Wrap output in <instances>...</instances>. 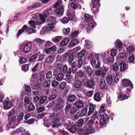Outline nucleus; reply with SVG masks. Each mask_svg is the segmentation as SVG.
<instances>
[{
    "instance_id": "obj_1",
    "label": "nucleus",
    "mask_w": 135,
    "mask_h": 135,
    "mask_svg": "<svg viewBox=\"0 0 135 135\" xmlns=\"http://www.w3.org/2000/svg\"><path fill=\"white\" fill-rule=\"evenodd\" d=\"M62 0H58L57 2L54 5L53 7L55 9L54 11L58 17L61 16L64 12V8L62 4Z\"/></svg>"
},
{
    "instance_id": "obj_2",
    "label": "nucleus",
    "mask_w": 135,
    "mask_h": 135,
    "mask_svg": "<svg viewBox=\"0 0 135 135\" xmlns=\"http://www.w3.org/2000/svg\"><path fill=\"white\" fill-rule=\"evenodd\" d=\"M55 101L56 105L54 106L55 111L57 112L64 107V101L62 98H57L55 100Z\"/></svg>"
},
{
    "instance_id": "obj_3",
    "label": "nucleus",
    "mask_w": 135,
    "mask_h": 135,
    "mask_svg": "<svg viewBox=\"0 0 135 135\" xmlns=\"http://www.w3.org/2000/svg\"><path fill=\"white\" fill-rule=\"evenodd\" d=\"M94 119H91L89 120L88 123V126L89 127H96L97 128H100L99 125L98 123L99 120L96 118H94Z\"/></svg>"
},
{
    "instance_id": "obj_4",
    "label": "nucleus",
    "mask_w": 135,
    "mask_h": 135,
    "mask_svg": "<svg viewBox=\"0 0 135 135\" xmlns=\"http://www.w3.org/2000/svg\"><path fill=\"white\" fill-rule=\"evenodd\" d=\"M52 8H50L49 9L45 11L43 13L39 15V17L41 19L44 20V22H45V18L47 17L49 15H51L53 13V9Z\"/></svg>"
},
{
    "instance_id": "obj_5",
    "label": "nucleus",
    "mask_w": 135,
    "mask_h": 135,
    "mask_svg": "<svg viewBox=\"0 0 135 135\" xmlns=\"http://www.w3.org/2000/svg\"><path fill=\"white\" fill-rule=\"evenodd\" d=\"M23 108L21 107H18L16 110H15L14 109H12L10 111L8 114V117L9 119H11L15 115H17L18 114V113L19 112V110H23Z\"/></svg>"
},
{
    "instance_id": "obj_6",
    "label": "nucleus",
    "mask_w": 135,
    "mask_h": 135,
    "mask_svg": "<svg viewBox=\"0 0 135 135\" xmlns=\"http://www.w3.org/2000/svg\"><path fill=\"white\" fill-rule=\"evenodd\" d=\"M4 108L6 109H8L11 107L13 105L12 100H9V98L7 97L3 103Z\"/></svg>"
},
{
    "instance_id": "obj_7",
    "label": "nucleus",
    "mask_w": 135,
    "mask_h": 135,
    "mask_svg": "<svg viewBox=\"0 0 135 135\" xmlns=\"http://www.w3.org/2000/svg\"><path fill=\"white\" fill-rule=\"evenodd\" d=\"M99 116L100 117V125L101 126H103L106 123V120L105 118L104 115L103 114H99L98 113L94 114V118L97 119Z\"/></svg>"
},
{
    "instance_id": "obj_8",
    "label": "nucleus",
    "mask_w": 135,
    "mask_h": 135,
    "mask_svg": "<svg viewBox=\"0 0 135 135\" xmlns=\"http://www.w3.org/2000/svg\"><path fill=\"white\" fill-rule=\"evenodd\" d=\"M40 19L41 21H38L35 22L34 20H31L28 21V23L31 26L35 28L36 27V26L40 25L45 23L44 20L41 19L40 18Z\"/></svg>"
},
{
    "instance_id": "obj_9",
    "label": "nucleus",
    "mask_w": 135,
    "mask_h": 135,
    "mask_svg": "<svg viewBox=\"0 0 135 135\" xmlns=\"http://www.w3.org/2000/svg\"><path fill=\"white\" fill-rule=\"evenodd\" d=\"M54 25H53L50 23H48L47 26L43 28L42 30L40 31V33H43L45 31H48L54 29L55 28L54 26Z\"/></svg>"
},
{
    "instance_id": "obj_10",
    "label": "nucleus",
    "mask_w": 135,
    "mask_h": 135,
    "mask_svg": "<svg viewBox=\"0 0 135 135\" xmlns=\"http://www.w3.org/2000/svg\"><path fill=\"white\" fill-rule=\"evenodd\" d=\"M16 115L13 117L9 122V124L8 126V127L9 128H15L16 126L15 124V119Z\"/></svg>"
},
{
    "instance_id": "obj_11",
    "label": "nucleus",
    "mask_w": 135,
    "mask_h": 135,
    "mask_svg": "<svg viewBox=\"0 0 135 135\" xmlns=\"http://www.w3.org/2000/svg\"><path fill=\"white\" fill-rule=\"evenodd\" d=\"M122 85L124 87L128 86L132 87L133 85L131 81L128 79H124L122 81Z\"/></svg>"
},
{
    "instance_id": "obj_12",
    "label": "nucleus",
    "mask_w": 135,
    "mask_h": 135,
    "mask_svg": "<svg viewBox=\"0 0 135 135\" xmlns=\"http://www.w3.org/2000/svg\"><path fill=\"white\" fill-rule=\"evenodd\" d=\"M82 85L81 81L79 80H76L74 84L73 89L74 90L78 91L80 89Z\"/></svg>"
},
{
    "instance_id": "obj_13",
    "label": "nucleus",
    "mask_w": 135,
    "mask_h": 135,
    "mask_svg": "<svg viewBox=\"0 0 135 135\" xmlns=\"http://www.w3.org/2000/svg\"><path fill=\"white\" fill-rule=\"evenodd\" d=\"M56 50V47L55 46H53L50 48L46 49L44 51H45V53L47 54H49L55 51Z\"/></svg>"
},
{
    "instance_id": "obj_14",
    "label": "nucleus",
    "mask_w": 135,
    "mask_h": 135,
    "mask_svg": "<svg viewBox=\"0 0 135 135\" xmlns=\"http://www.w3.org/2000/svg\"><path fill=\"white\" fill-rule=\"evenodd\" d=\"M90 63L92 66L94 67L99 68L100 65V63L99 61L97 62V63H96V61L95 59H92L90 61Z\"/></svg>"
},
{
    "instance_id": "obj_15",
    "label": "nucleus",
    "mask_w": 135,
    "mask_h": 135,
    "mask_svg": "<svg viewBox=\"0 0 135 135\" xmlns=\"http://www.w3.org/2000/svg\"><path fill=\"white\" fill-rule=\"evenodd\" d=\"M94 80L93 79L88 80L86 81V86L90 88H92L94 87Z\"/></svg>"
},
{
    "instance_id": "obj_16",
    "label": "nucleus",
    "mask_w": 135,
    "mask_h": 135,
    "mask_svg": "<svg viewBox=\"0 0 135 135\" xmlns=\"http://www.w3.org/2000/svg\"><path fill=\"white\" fill-rule=\"evenodd\" d=\"M75 12L73 10L68 11L67 16L70 20H73L75 18Z\"/></svg>"
},
{
    "instance_id": "obj_17",
    "label": "nucleus",
    "mask_w": 135,
    "mask_h": 135,
    "mask_svg": "<svg viewBox=\"0 0 135 135\" xmlns=\"http://www.w3.org/2000/svg\"><path fill=\"white\" fill-rule=\"evenodd\" d=\"M32 46L31 44L30 43H28L24 46V51L25 53H27L30 51Z\"/></svg>"
},
{
    "instance_id": "obj_18",
    "label": "nucleus",
    "mask_w": 135,
    "mask_h": 135,
    "mask_svg": "<svg viewBox=\"0 0 135 135\" xmlns=\"http://www.w3.org/2000/svg\"><path fill=\"white\" fill-rule=\"evenodd\" d=\"M63 123L64 126L67 129H69L71 125L70 122L66 119H63Z\"/></svg>"
},
{
    "instance_id": "obj_19",
    "label": "nucleus",
    "mask_w": 135,
    "mask_h": 135,
    "mask_svg": "<svg viewBox=\"0 0 135 135\" xmlns=\"http://www.w3.org/2000/svg\"><path fill=\"white\" fill-rule=\"evenodd\" d=\"M96 25V23L94 22L91 23L87 25L86 28L88 32H89L90 30H93Z\"/></svg>"
},
{
    "instance_id": "obj_20",
    "label": "nucleus",
    "mask_w": 135,
    "mask_h": 135,
    "mask_svg": "<svg viewBox=\"0 0 135 135\" xmlns=\"http://www.w3.org/2000/svg\"><path fill=\"white\" fill-rule=\"evenodd\" d=\"M37 77V76L36 74H32L30 80L31 85L32 86L34 85L35 83Z\"/></svg>"
},
{
    "instance_id": "obj_21",
    "label": "nucleus",
    "mask_w": 135,
    "mask_h": 135,
    "mask_svg": "<svg viewBox=\"0 0 135 135\" xmlns=\"http://www.w3.org/2000/svg\"><path fill=\"white\" fill-rule=\"evenodd\" d=\"M65 56L66 57L68 56V62L69 63H71L74 59V55L72 54L65 53Z\"/></svg>"
},
{
    "instance_id": "obj_22",
    "label": "nucleus",
    "mask_w": 135,
    "mask_h": 135,
    "mask_svg": "<svg viewBox=\"0 0 135 135\" xmlns=\"http://www.w3.org/2000/svg\"><path fill=\"white\" fill-rule=\"evenodd\" d=\"M50 23L53 25H55L58 21V20L56 17L53 16H51L50 18Z\"/></svg>"
},
{
    "instance_id": "obj_23",
    "label": "nucleus",
    "mask_w": 135,
    "mask_h": 135,
    "mask_svg": "<svg viewBox=\"0 0 135 135\" xmlns=\"http://www.w3.org/2000/svg\"><path fill=\"white\" fill-rule=\"evenodd\" d=\"M91 9L94 13L99 11V5L92 4Z\"/></svg>"
},
{
    "instance_id": "obj_24",
    "label": "nucleus",
    "mask_w": 135,
    "mask_h": 135,
    "mask_svg": "<svg viewBox=\"0 0 135 135\" xmlns=\"http://www.w3.org/2000/svg\"><path fill=\"white\" fill-rule=\"evenodd\" d=\"M76 76L79 77L80 78H84L86 76V75L84 74V72L83 71L79 70L76 74Z\"/></svg>"
},
{
    "instance_id": "obj_25",
    "label": "nucleus",
    "mask_w": 135,
    "mask_h": 135,
    "mask_svg": "<svg viewBox=\"0 0 135 135\" xmlns=\"http://www.w3.org/2000/svg\"><path fill=\"white\" fill-rule=\"evenodd\" d=\"M76 107L78 109H80L83 107V103L82 101L78 100L77 101L75 104Z\"/></svg>"
},
{
    "instance_id": "obj_26",
    "label": "nucleus",
    "mask_w": 135,
    "mask_h": 135,
    "mask_svg": "<svg viewBox=\"0 0 135 135\" xmlns=\"http://www.w3.org/2000/svg\"><path fill=\"white\" fill-rule=\"evenodd\" d=\"M54 59V57L53 56H50L46 58L45 62L46 63H52L53 62Z\"/></svg>"
},
{
    "instance_id": "obj_27",
    "label": "nucleus",
    "mask_w": 135,
    "mask_h": 135,
    "mask_svg": "<svg viewBox=\"0 0 135 135\" xmlns=\"http://www.w3.org/2000/svg\"><path fill=\"white\" fill-rule=\"evenodd\" d=\"M84 18L86 22H89L92 20L93 17L89 14H85L84 15Z\"/></svg>"
},
{
    "instance_id": "obj_28",
    "label": "nucleus",
    "mask_w": 135,
    "mask_h": 135,
    "mask_svg": "<svg viewBox=\"0 0 135 135\" xmlns=\"http://www.w3.org/2000/svg\"><path fill=\"white\" fill-rule=\"evenodd\" d=\"M119 66H120V70L121 71H124L127 68V65L124 62H120Z\"/></svg>"
},
{
    "instance_id": "obj_29",
    "label": "nucleus",
    "mask_w": 135,
    "mask_h": 135,
    "mask_svg": "<svg viewBox=\"0 0 135 135\" xmlns=\"http://www.w3.org/2000/svg\"><path fill=\"white\" fill-rule=\"evenodd\" d=\"M78 133L80 135H88L87 130L83 129L81 128L79 129Z\"/></svg>"
},
{
    "instance_id": "obj_30",
    "label": "nucleus",
    "mask_w": 135,
    "mask_h": 135,
    "mask_svg": "<svg viewBox=\"0 0 135 135\" xmlns=\"http://www.w3.org/2000/svg\"><path fill=\"white\" fill-rule=\"evenodd\" d=\"M28 28V27L26 25H24L22 27V28L18 31L17 32V36H19L22 33L25 31H26Z\"/></svg>"
},
{
    "instance_id": "obj_31",
    "label": "nucleus",
    "mask_w": 135,
    "mask_h": 135,
    "mask_svg": "<svg viewBox=\"0 0 135 135\" xmlns=\"http://www.w3.org/2000/svg\"><path fill=\"white\" fill-rule=\"evenodd\" d=\"M94 100L96 101H99L100 100V94L99 93H95L94 97Z\"/></svg>"
},
{
    "instance_id": "obj_32",
    "label": "nucleus",
    "mask_w": 135,
    "mask_h": 135,
    "mask_svg": "<svg viewBox=\"0 0 135 135\" xmlns=\"http://www.w3.org/2000/svg\"><path fill=\"white\" fill-rule=\"evenodd\" d=\"M85 71L89 75H91L93 72V71L91 68L88 66H86L84 68Z\"/></svg>"
},
{
    "instance_id": "obj_33",
    "label": "nucleus",
    "mask_w": 135,
    "mask_h": 135,
    "mask_svg": "<svg viewBox=\"0 0 135 135\" xmlns=\"http://www.w3.org/2000/svg\"><path fill=\"white\" fill-rule=\"evenodd\" d=\"M85 47L88 49L91 48L92 47V43L90 41L88 40H86L85 41Z\"/></svg>"
},
{
    "instance_id": "obj_34",
    "label": "nucleus",
    "mask_w": 135,
    "mask_h": 135,
    "mask_svg": "<svg viewBox=\"0 0 135 135\" xmlns=\"http://www.w3.org/2000/svg\"><path fill=\"white\" fill-rule=\"evenodd\" d=\"M92 128L90 129H87V132L88 134H89L91 133H94L96 131V128H97L96 127H91Z\"/></svg>"
},
{
    "instance_id": "obj_35",
    "label": "nucleus",
    "mask_w": 135,
    "mask_h": 135,
    "mask_svg": "<svg viewBox=\"0 0 135 135\" xmlns=\"http://www.w3.org/2000/svg\"><path fill=\"white\" fill-rule=\"evenodd\" d=\"M70 40V39L68 38H66L64 39L60 44L61 46H65L68 43Z\"/></svg>"
},
{
    "instance_id": "obj_36",
    "label": "nucleus",
    "mask_w": 135,
    "mask_h": 135,
    "mask_svg": "<svg viewBox=\"0 0 135 135\" xmlns=\"http://www.w3.org/2000/svg\"><path fill=\"white\" fill-rule=\"evenodd\" d=\"M115 45L118 47L120 48H123V45L122 42L119 40H116L115 42Z\"/></svg>"
},
{
    "instance_id": "obj_37",
    "label": "nucleus",
    "mask_w": 135,
    "mask_h": 135,
    "mask_svg": "<svg viewBox=\"0 0 135 135\" xmlns=\"http://www.w3.org/2000/svg\"><path fill=\"white\" fill-rule=\"evenodd\" d=\"M100 86L102 89H104L106 86V83L105 80L103 79L100 80Z\"/></svg>"
},
{
    "instance_id": "obj_38",
    "label": "nucleus",
    "mask_w": 135,
    "mask_h": 135,
    "mask_svg": "<svg viewBox=\"0 0 135 135\" xmlns=\"http://www.w3.org/2000/svg\"><path fill=\"white\" fill-rule=\"evenodd\" d=\"M121 77V75L119 73H117L114 78V81L116 83H118Z\"/></svg>"
},
{
    "instance_id": "obj_39",
    "label": "nucleus",
    "mask_w": 135,
    "mask_h": 135,
    "mask_svg": "<svg viewBox=\"0 0 135 135\" xmlns=\"http://www.w3.org/2000/svg\"><path fill=\"white\" fill-rule=\"evenodd\" d=\"M33 41L34 42L37 43L39 45L42 44L45 42V41L44 40H42L39 38H35L34 40Z\"/></svg>"
},
{
    "instance_id": "obj_40",
    "label": "nucleus",
    "mask_w": 135,
    "mask_h": 135,
    "mask_svg": "<svg viewBox=\"0 0 135 135\" xmlns=\"http://www.w3.org/2000/svg\"><path fill=\"white\" fill-rule=\"evenodd\" d=\"M22 111L19 110V112L18 113V114H19L17 120V121L18 122H19L21 120L24 115L23 113L22 112Z\"/></svg>"
},
{
    "instance_id": "obj_41",
    "label": "nucleus",
    "mask_w": 135,
    "mask_h": 135,
    "mask_svg": "<svg viewBox=\"0 0 135 135\" xmlns=\"http://www.w3.org/2000/svg\"><path fill=\"white\" fill-rule=\"evenodd\" d=\"M78 44V42L76 39L72 40L69 44V46L70 47L74 46L77 45Z\"/></svg>"
},
{
    "instance_id": "obj_42",
    "label": "nucleus",
    "mask_w": 135,
    "mask_h": 135,
    "mask_svg": "<svg viewBox=\"0 0 135 135\" xmlns=\"http://www.w3.org/2000/svg\"><path fill=\"white\" fill-rule=\"evenodd\" d=\"M69 131L72 133L75 132L76 131V126L75 125H74L70 128L68 129Z\"/></svg>"
},
{
    "instance_id": "obj_43",
    "label": "nucleus",
    "mask_w": 135,
    "mask_h": 135,
    "mask_svg": "<svg viewBox=\"0 0 135 135\" xmlns=\"http://www.w3.org/2000/svg\"><path fill=\"white\" fill-rule=\"evenodd\" d=\"M89 109L88 113V114L89 115H90L94 110V105L92 104H90L89 105Z\"/></svg>"
},
{
    "instance_id": "obj_44",
    "label": "nucleus",
    "mask_w": 135,
    "mask_h": 135,
    "mask_svg": "<svg viewBox=\"0 0 135 135\" xmlns=\"http://www.w3.org/2000/svg\"><path fill=\"white\" fill-rule=\"evenodd\" d=\"M107 83L109 84H111L113 81V79L111 75H108L107 78Z\"/></svg>"
},
{
    "instance_id": "obj_45",
    "label": "nucleus",
    "mask_w": 135,
    "mask_h": 135,
    "mask_svg": "<svg viewBox=\"0 0 135 135\" xmlns=\"http://www.w3.org/2000/svg\"><path fill=\"white\" fill-rule=\"evenodd\" d=\"M62 38L61 36H57L52 38L53 41L55 43L57 42L60 41Z\"/></svg>"
},
{
    "instance_id": "obj_46",
    "label": "nucleus",
    "mask_w": 135,
    "mask_h": 135,
    "mask_svg": "<svg viewBox=\"0 0 135 135\" xmlns=\"http://www.w3.org/2000/svg\"><path fill=\"white\" fill-rule=\"evenodd\" d=\"M35 107L32 103H30L27 107L28 111L30 112L33 110L35 109Z\"/></svg>"
},
{
    "instance_id": "obj_47",
    "label": "nucleus",
    "mask_w": 135,
    "mask_h": 135,
    "mask_svg": "<svg viewBox=\"0 0 135 135\" xmlns=\"http://www.w3.org/2000/svg\"><path fill=\"white\" fill-rule=\"evenodd\" d=\"M73 107L71 104H68L67 105L65 108V110L66 112L68 113L69 112L71 108H72V107Z\"/></svg>"
},
{
    "instance_id": "obj_48",
    "label": "nucleus",
    "mask_w": 135,
    "mask_h": 135,
    "mask_svg": "<svg viewBox=\"0 0 135 135\" xmlns=\"http://www.w3.org/2000/svg\"><path fill=\"white\" fill-rule=\"evenodd\" d=\"M118 98L121 100H124L127 99L129 98V97L126 95H121L118 97Z\"/></svg>"
},
{
    "instance_id": "obj_49",
    "label": "nucleus",
    "mask_w": 135,
    "mask_h": 135,
    "mask_svg": "<svg viewBox=\"0 0 135 135\" xmlns=\"http://www.w3.org/2000/svg\"><path fill=\"white\" fill-rule=\"evenodd\" d=\"M63 77V74L61 73H60L57 75L56 77V79L58 81H61Z\"/></svg>"
},
{
    "instance_id": "obj_50",
    "label": "nucleus",
    "mask_w": 135,
    "mask_h": 135,
    "mask_svg": "<svg viewBox=\"0 0 135 135\" xmlns=\"http://www.w3.org/2000/svg\"><path fill=\"white\" fill-rule=\"evenodd\" d=\"M79 33V31H75L71 34V37L73 38L77 37Z\"/></svg>"
},
{
    "instance_id": "obj_51",
    "label": "nucleus",
    "mask_w": 135,
    "mask_h": 135,
    "mask_svg": "<svg viewBox=\"0 0 135 135\" xmlns=\"http://www.w3.org/2000/svg\"><path fill=\"white\" fill-rule=\"evenodd\" d=\"M50 80H48L47 81H45L43 82L42 85L44 87H49L50 86Z\"/></svg>"
},
{
    "instance_id": "obj_52",
    "label": "nucleus",
    "mask_w": 135,
    "mask_h": 135,
    "mask_svg": "<svg viewBox=\"0 0 135 135\" xmlns=\"http://www.w3.org/2000/svg\"><path fill=\"white\" fill-rule=\"evenodd\" d=\"M29 64H24L22 66V69L23 71H26L28 70Z\"/></svg>"
},
{
    "instance_id": "obj_53",
    "label": "nucleus",
    "mask_w": 135,
    "mask_h": 135,
    "mask_svg": "<svg viewBox=\"0 0 135 135\" xmlns=\"http://www.w3.org/2000/svg\"><path fill=\"white\" fill-rule=\"evenodd\" d=\"M108 69V67H106L104 68L102 70V77H104Z\"/></svg>"
},
{
    "instance_id": "obj_54",
    "label": "nucleus",
    "mask_w": 135,
    "mask_h": 135,
    "mask_svg": "<svg viewBox=\"0 0 135 135\" xmlns=\"http://www.w3.org/2000/svg\"><path fill=\"white\" fill-rule=\"evenodd\" d=\"M127 52L128 53L133 52L134 51V49L132 46H130L127 48Z\"/></svg>"
},
{
    "instance_id": "obj_55",
    "label": "nucleus",
    "mask_w": 135,
    "mask_h": 135,
    "mask_svg": "<svg viewBox=\"0 0 135 135\" xmlns=\"http://www.w3.org/2000/svg\"><path fill=\"white\" fill-rule=\"evenodd\" d=\"M52 86L53 87L56 88L59 85L58 82L55 80H52L51 82Z\"/></svg>"
},
{
    "instance_id": "obj_56",
    "label": "nucleus",
    "mask_w": 135,
    "mask_h": 135,
    "mask_svg": "<svg viewBox=\"0 0 135 135\" xmlns=\"http://www.w3.org/2000/svg\"><path fill=\"white\" fill-rule=\"evenodd\" d=\"M75 99V95H70L68 97V100L70 102L74 101Z\"/></svg>"
},
{
    "instance_id": "obj_57",
    "label": "nucleus",
    "mask_w": 135,
    "mask_h": 135,
    "mask_svg": "<svg viewBox=\"0 0 135 135\" xmlns=\"http://www.w3.org/2000/svg\"><path fill=\"white\" fill-rule=\"evenodd\" d=\"M105 104H103L100 107L99 109V112L100 113L104 112L105 111Z\"/></svg>"
},
{
    "instance_id": "obj_58",
    "label": "nucleus",
    "mask_w": 135,
    "mask_h": 135,
    "mask_svg": "<svg viewBox=\"0 0 135 135\" xmlns=\"http://www.w3.org/2000/svg\"><path fill=\"white\" fill-rule=\"evenodd\" d=\"M95 58L97 60V62L99 61L100 62L101 61L102 57L101 55L100 54H96Z\"/></svg>"
},
{
    "instance_id": "obj_59",
    "label": "nucleus",
    "mask_w": 135,
    "mask_h": 135,
    "mask_svg": "<svg viewBox=\"0 0 135 135\" xmlns=\"http://www.w3.org/2000/svg\"><path fill=\"white\" fill-rule=\"evenodd\" d=\"M70 30V28H64L62 30L63 34L65 35H67L69 33Z\"/></svg>"
},
{
    "instance_id": "obj_60",
    "label": "nucleus",
    "mask_w": 135,
    "mask_h": 135,
    "mask_svg": "<svg viewBox=\"0 0 135 135\" xmlns=\"http://www.w3.org/2000/svg\"><path fill=\"white\" fill-rule=\"evenodd\" d=\"M71 7L74 9H76L77 8L78 4L76 2H71Z\"/></svg>"
},
{
    "instance_id": "obj_61",
    "label": "nucleus",
    "mask_w": 135,
    "mask_h": 135,
    "mask_svg": "<svg viewBox=\"0 0 135 135\" xmlns=\"http://www.w3.org/2000/svg\"><path fill=\"white\" fill-rule=\"evenodd\" d=\"M96 55V54L94 52H93L89 54V56L88 57V59L91 60L92 59H94V58H95Z\"/></svg>"
},
{
    "instance_id": "obj_62",
    "label": "nucleus",
    "mask_w": 135,
    "mask_h": 135,
    "mask_svg": "<svg viewBox=\"0 0 135 135\" xmlns=\"http://www.w3.org/2000/svg\"><path fill=\"white\" fill-rule=\"evenodd\" d=\"M85 53V50H82L78 53V56L79 57H81L84 56Z\"/></svg>"
},
{
    "instance_id": "obj_63",
    "label": "nucleus",
    "mask_w": 135,
    "mask_h": 135,
    "mask_svg": "<svg viewBox=\"0 0 135 135\" xmlns=\"http://www.w3.org/2000/svg\"><path fill=\"white\" fill-rule=\"evenodd\" d=\"M128 59L129 62H133V64L134 63V62H133V61L134 60L135 58L134 56L133 55L129 56Z\"/></svg>"
},
{
    "instance_id": "obj_64",
    "label": "nucleus",
    "mask_w": 135,
    "mask_h": 135,
    "mask_svg": "<svg viewBox=\"0 0 135 135\" xmlns=\"http://www.w3.org/2000/svg\"><path fill=\"white\" fill-rule=\"evenodd\" d=\"M94 91L92 90L87 91L85 93V94L87 96L91 97L93 94Z\"/></svg>"
}]
</instances>
